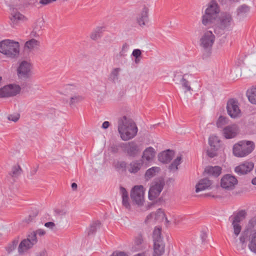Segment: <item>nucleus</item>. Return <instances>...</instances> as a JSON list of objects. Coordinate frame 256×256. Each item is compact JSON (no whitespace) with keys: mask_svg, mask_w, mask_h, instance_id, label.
Wrapping results in <instances>:
<instances>
[{"mask_svg":"<svg viewBox=\"0 0 256 256\" xmlns=\"http://www.w3.org/2000/svg\"><path fill=\"white\" fill-rule=\"evenodd\" d=\"M118 131L123 140H128L136 136L138 128L131 118L124 116L118 120Z\"/></svg>","mask_w":256,"mask_h":256,"instance_id":"obj_1","label":"nucleus"},{"mask_svg":"<svg viewBox=\"0 0 256 256\" xmlns=\"http://www.w3.org/2000/svg\"><path fill=\"white\" fill-rule=\"evenodd\" d=\"M248 241V248L250 252L256 254V229L244 230L239 238V242H234V246L238 251L244 250Z\"/></svg>","mask_w":256,"mask_h":256,"instance_id":"obj_2","label":"nucleus"},{"mask_svg":"<svg viewBox=\"0 0 256 256\" xmlns=\"http://www.w3.org/2000/svg\"><path fill=\"white\" fill-rule=\"evenodd\" d=\"M220 12L218 4L214 0L210 1L202 16V24L206 26L212 25L218 18Z\"/></svg>","mask_w":256,"mask_h":256,"instance_id":"obj_3","label":"nucleus"},{"mask_svg":"<svg viewBox=\"0 0 256 256\" xmlns=\"http://www.w3.org/2000/svg\"><path fill=\"white\" fill-rule=\"evenodd\" d=\"M0 52L8 58H16L20 53V44L13 40H4L0 42Z\"/></svg>","mask_w":256,"mask_h":256,"instance_id":"obj_4","label":"nucleus"},{"mask_svg":"<svg viewBox=\"0 0 256 256\" xmlns=\"http://www.w3.org/2000/svg\"><path fill=\"white\" fill-rule=\"evenodd\" d=\"M254 147L255 145L253 142L241 140L234 145L232 153L236 157H245L254 150Z\"/></svg>","mask_w":256,"mask_h":256,"instance_id":"obj_5","label":"nucleus"},{"mask_svg":"<svg viewBox=\"0 0 256 256\" xmlns=\"http://www.w3.org/2000/svg\"><path fill=\"white\" fill-rule=\"evenodd\" d=\"M78 90V88L76 85L72 84H66L63 88L62 94L64 95H70V98L66 102L71 106L83 100L82 97L76 93Z\"/></svg>","mask_w":256,"mask_h":256,"instance_id":"obj_6","label":"nucleus"},{"mask_svg":"<svg viewBox=\"0 0 256 256\" xmlns=\"http://www.w3.org/2000/svg\"><path fill=\"white\" fill-rule=\"evenodd\" d=\"M164 186V180H156L151 182L148 192V198L152 202H156L160 196Z\"/></svg>","mask_w":256,"mask_h":256,"instance_id":"obj_7","label":"nucleus"},{"mask_svg":"<svg viewBox=\"0 0 256 256\" xmlns=\"http://www.w3.org/2000/svg\"><path fill=\"white\" fill-rule=\"evenodd\" d=\"M16 73L20 78H30L34 74L32 63L27 60L22 61L16 68Z\"/></svg>","mask_w":256,"mask_h":256,"instance_id":"obj_8","label":"nucleus"},{"mask_svg":"<svg viewBox=\"0 0 256 256\" xmlns=\"http://www.w3.org/2000/svg\"><path fill=\"white\" fill-rule=\"evenodd\" d=\"M145 188L142 185L134 186L130 191V198L132 202L138 206H142L145 200Z\"/></svg>","mask_w":256,"mask_h":256,"instance_id":"obj_9","label":"nucleus"},{"mask_svg":"<svg viewBox=\"0 0 256 256\" xmlns=\"http://www.w3.org/2000/svg\"><path fill=\"white\" fill-rule=\"evenodd\" d=\"M215 35L211 30L204 31L201 35L200 39V45L204 49L210 50L215 41Z\"/></svg>","mask_w":256,"mask_h":256,"instance_id":"obj_10","label":"nucleus"},{"mask_svg":"<svg viewBox=\"0 0 256 256\" xmlns=\"http://www.w3.org/2000/svg\"><path fill=\"white\" fill-rule=\"evenodd\" d=\"M238 184V180L236 178L230 174L224 175L220 179V187L227 191L234 190Z\"/></svg>","mask_w":256,"mask_h":256,"instance_id":"obj_11","label":"nucleus"},{"mask_svg":"<svg viewBox=\"0 0 256 256\" xmlns=\"http://www.w3.org/2000/svg\"><path fill=\"white\" fill-rule=\"evenodd\" d=\"M210 148L207 150V154L210 158H214L218 154L221 148L220 140L218 136H211L208 139Z\"/></svg>","mask_w":256,"mask_h":256,"instance_id":"obj_12","label":"nucleus"},{"mask_svg":"<svg viewBox=\"0 0 256 256\" xmlns=\"http://www.w3.org/2000/svg\"><path fill=\"white\" fill-rule=\"evenodd\" d=\"M226 110L229 116L232 118H236L242 116L238 101L234 98L230 99L228 101Z\"/></svg>","mask_w":256,"mask_h":256,"instance_id":"obj_13","label":"nucleus"},{"mask_svg":"<svg viewBox=\"0 0 256 256\" xmlns=\"http://www.w3.org/2000/svg\"><path fill=\"white\" fill-rule=\"evenodd\" d=\"M219 24L220 28L223 30H231L234 24L232 15L227 12L222 13L220 18Z\"/></svg>","mask_w":256,"mask_h":256,"instance_id":"obj_14","label":"nucleus"},{"mask_svg":"<svg viewBox=\"0 0 256 256\" xmlns=\"http://www.w3.org/2000/svg\"><path fill=\"white\" fill-rule=\"evenodd\" d=\"M240 128L237 124H233L225 126L222 131V136L226 139L234 138L239 134Z\"/></svg>","mask_w":256,"mask_h":256,"instance_id":"obj_15","label":"nucleus"},{"mask_svg":"<svg viewBox=\"0 0 256 256\" xmlns=\"http://www.w3.org/2000/svg\"><path fill=\"white\" fill-rule=\"evenodd\" d=\"M213 186L212 181L208 178L200 179L196 184L195 186V192L196 193L199 192L210 190Z\"/></svg>","mask_w":256,"mask_h":256,"instance_id":"obj_16","label":"nucleus"},{"mask_svg":"<svg viewBox=\"0 0 256 256\" xmlns=\"http://www.w3.org/2000/svg\"><path fill=\"white\" fill-rule=\"evenodd\" d=\"M254 164L251 162L246 161L240 164L234 168V172L238 175H244L250 172L254 168Z\"/></svg>","mask_w":256,"mask_h":256,"instance_id":"obj_17","label":"nucleus"},{"mask_svg":"<svg viewBox=\"0 0 256 256\" xmlns=\"http://www.w3.org/2000/svg\"><path fill=\"white\" fill-rule=\"evenodd\" d=\"M124 150L128 156H135L140 152V148L135 142H131L124 144Z\"/></svg>","mask_w":256,"mask_h":256,"instance_id":"obj_18","label":"nucleus"},{"mask_svg":"<svg viewBox=\"0 0 256 256\" xmlns=\"http://www.w3.org/2000/svg\"><path fill=\"white\" fill-rule=\"evenodd\" d=\"M146 244L144 241V238L142 234H138L134 238V244L132 246L133 252L142 250L145 249Z\"/></svg>","mask_w":256,"mask_h":256,"instance_id":"obj_19","label":"nucleus"},{"mask_svg":"<svg viewBox=\"0 0 256 256\" xmlns=\"http://www.w3.org/2000/svg\"><path fill=\"white\" fill-rule=\"evenodd\" d=\"M10 20L13 26H18L20 22L26 20V18L17 10H13L10 16Z\"/></svg>","mask_w":256,"mask_h":256,"instance_id":"obj_20","label":"nucleus"},{"mask_svg":"<svg viewBox=\"0 0 256 256\" xmlns=\"http://www.w3.org/2000/svg\"><path fill=\"white\" fill-rule=\"evenodd\" d=\"M174 152L170 150H167L160 152L158 154V160L162 163L167 164L174 158Z\"/></svg>","mask_w":256,"mask_h":256,"instance_id":"obj_21","label":"nucleus"},{"mask_svg":"<svg viewBox=\"0 0 256 256\" xmlns=\"http://www.w3.org/2000/svg\"><path fill=\"white\" fill-rule=\"evenodd\" d=\"M154 216V219L157 222H161L164 220L165 221L167 224H170L171 221L169 220L166 216L164 210L162 209L159 208L156 212L150 213L148 214V218L150 216Z\"/></svg>","mask_w":256,"mask_h":256,"instance_id":"obj_22","label":"nucleus"},{"mask_svg":"<svg viewBox=\"0 0 256 256\" xmlns=\"http://www.w3.org/2000/svg\"><path fill=\"white\" fill-rule=\"evenodd\" d=\"M8 98L14 97L20 94L22 88L20 86L16 83L10 84L6 85Z\"/></svg>","mask_w":256,"mask_h":256,"instance_id":"obj_23","label":"nucleus"},{"mask_svg":"<svg viewBox=\"0 0 256 256\" xmlns=\"http://www.w3.org/2000/svg\"><path fill=\"white\" fill-rule=\"evenodd\" d=\"M222 168L220 166H208L206 167L204 173L209 176L217 178L222 173Z\"/></svg>","mask_w":256,"mask_h":256,"instance_id":"obj_24","label":"nucleus"},{"mask_svg":"<svg viewBox=\"0 0 256 256\" xmlns=\"http://www.w3.org/2000/svg\"><path fill=\"white\" fill-rule=\"evenodd\" d=\"M156 154V150L152 146H149L144 150L142 158L143 160L147 162H150L152 161L155 158Z\"/></svg>","mask_w":256,"mask_h":256,"instance_id":"obj_25","label":"nucleus"},{"mask_svg":"<svg viewBox=\"0 0 256 256\" xmlns=\"http://www.w3.org/2000/svg\"><path fill=\"white\" fill-rule=\"evenodd\" d=\"M148 9L147 8H144L137 17V22L141 26L146 25L148 22Z\"/></svg>","mask_w":256,"mask_h":256,"instance_id":"obj_26","label":"nucleus"},{"mask_svg":"<svg viewBox=\"0 0 256 256\" xmlns=\"http://www.w3.org/2000/svg\"><path fill=\"white\" fill-rule=\"evenodd\" d=\"M165 246L163 241H158L154 242L153 244V256H161L164 252Z\"/></svg>","mask_w":256,"mask_h":256,"instance_id":"obj_27","label":"nucleus"},{"mask_svg":"<svg viewBox=\"0 0 256 256\" xmlns=\"http://www.w3.org/2000/svg\"><path fill=\"white\" fill-rule=\"evenodd\" d=\"M161 168L158 166H152L147 170L144 174V178L148 180L161 173Z\"/></svg>","mask_w":256,"mask_h":256,"instance_id":"obj_28","label":"nucleus"},{"mask_svg":"<svg viewBox=\"0 0 256 256\" xmlns=\"http://www.w3.org/2000/svg\"><path fill=\"white\" fill-rule=\"evenodd\" d=\"M143 162L142 160H134L127 166V170L131 174L138 172L142 168Z\"/></svg>","mask_w":256,"mask_h":256,"instance_id":"obj_29","label":"nucleus"},{"mask_svg":"<svg viewBox=\"0 0 256 256\" xmlns=\"http://www.w3.org/2000/svg\"><path fill=\"white\" fill-rule=\"evenodd\" d=\"M246 96L251 104H256V86H252L248 89Z\"/></svg>","mask_w":256,"mask_h":256,"instance_id":"obj_30","label":"nucleus"},{"mask_svg":"<svg viewBox=\"0 0 256 256\" xmlns=\"http://www.w3.org/2000/svg\"><path fill=\"white\" fill-rule=\"evenodd\" d=\"M250 12L249 6L246 5L241 6L237 10V16L239 19H243L248 16Z\"/></svg>","mask_w":256,"mask_h":256,"instance_id":"obj_31","label":"nucleus"},{"mask_svg":"<svg viewBox=\"0 0 256 256\" xmlns=\"http://www.w3.org/2000/svg\"><path fill=\"white\" fill-rule=\"evenodd\" d=\"M33 246L30 244L28 240L24 239L19 244L18 247V252L20 254H22L26 252L29 249L32 248Z\"/></svg>","mask_w":256,"mask_h":256,"instance_id":"obj_32","label":"nucleus"},{"mask_svg":"<svg viewBox=\"0 0 256 256\" xmlns=\"http://www.w3.org/2000/svg\"><path fill=\"white\" fill-rule=\"evenodd\" d=\"M120 193L122 196V205L127 209H130V204L129 202V198L128 196V193L126 190L123 188H120Z\"/></svg>","mask_w":256,"mask_h":256,"instance_id":"obj_33","label":"nucleus"},{"mask_svg":"<svg viewBox=\"0 0 256 256\" xmlns=\"http://www.w3.org/2000/svg\"><path fill=\"white\" fill-rule=\"evenodd\" d=\"M39 46L40 42L35 39H31L27 41L24 44L25 48L30 51L38 49Z\"/></svg>","mask_w":256,"mask_h":256,"instance_id":"obj_34","label":"nucleus"},{"mask_svg":"<svg viewBox=\"0 0 256 256\" xmlns=\"http://www.w3.org/2000/svg\"><path fill=\"white\" fill-rule=\"evenodd\" d=\"M246 215L247 214L245 210H240L232 218V221L240 224L246 218Z\"/></svg>","mask_w":256,"mask_h":256,"instance_id":"obj_35","label":"nucleus"},{"mask_svg":"<svg viewBox=\"0 0 256 256\" xmlns=\"http://www.w3.org/2000/svg\"><path fill=\"white\" fill-rule=\"evenodd\" d=\"M188 76V74H184L180 80V84L182 85L185 92H190L192 90L189 82L186 80V77Z\"/></svg>","mask_w":256,"mask_h":256,"instance_id":"obj_36","label":"nucleus"},{"mask_svg":"<svg viewBox=\"0 0 256 256\" xmlns=\"http://www.w3.org/2000/svg\"><path fill=\"white\" fill-rule=\"evenodd\" d=\"M162 229L160 228L156 227L153 232V242L158 241H163L161 236Z\"/></svg>","mask_w":256,"mask_h":256,"instance_id":"obj_37","label":"nucleus"},{"mask_svg":"<svg viewBox=\"0 0 256 256\" xmlns=\"http://www.w3.org/2000/svg\"><path fill=\"white\" fill-rule=\"evenodd\" d=\"M18 242V238H16L8 245L6 247V250L8 254L12 252L16 249Z\"/></svg>","mask_w":256,"mask_h":256,"instance_id":"obj_38","label":"nucleus"},{"mask_svg":"<svg viewBox=\"0 0 256 256\" xmlns=\"http://www.w3.org/2000/svg\"><path fill=\"white\" fill-rule=\"evenodd\" d=\"M22 168L18 165L14 166L10 172V174L13 178H16L20 174Z\"/></svg>","mask_w":256,"mask_h":256,"instance_id":"obj_39","label":"nucleus"},{"mask_svg":"<svg viewBox=\"0 0 256 256\" xmlns=\"http://www.w3.org/2000/svg\"><path fill=\"white\" fill-rule=\"evenodd\" d=\"M182 160L181 156H178L169 166V168L172 171H176L178 168V166L180 164Z\"/></svg>","mask_w":256,"mask_h":256,"instance_id":"obj_40","label":"nucleus"},{"mask_svg":"<svg viewBox=\"0 0 256 256\" xmlns=\"http://www.w3.org/2000/svg\"><path fill=\"white\" fill-rule=\"evenodd\" d=\"M232 226L234 230V233L237 236L240 232L242 226L240 224L236 223L232 221Z\"/></svg>","mask_w":256,"mask_h":256,"instance_id":"obj_41","label":"nucleus"},{"mask_svg":"<svg viewBox=\"0 0 256 256\" xmlns=\"http://www.w3.org/2000/svg\"><path fill=\"white\" fill-rule=\"evenodd\" d=\"M228 122V119L226 116H220L217 122L216 126L218 128H221Z\"/></svg>","mask_w":256,"mask_h":256,"instance_id":"obj_42","label":"nucleus"},{"mask_svg":"<svg viewBox=\"0 0 256 256\" xmlns=\"http://www.w3.org/2000/svg\"><path fill=\"white\" fill-rule=\"evenodd\" d=\"M26 240H28L30 244L34 246L37 242L36 235L34 232H31L28 236V238L25 239Z\"/></svg>","mask_w":256,"mask_h":256,"instance_id":"obj_43","label":"nucleus"},{"mask_svg":"<svg viewBox=\"0 0 256 256\" xmlns=\"http://www.w3.org/2000/svg\"><path fill=\"white\" fill-rule=\"evenodd\" d=\"M132 55L135 58V62L138 63L140 60L142 52L140 49H134L132 52Z\"/></svg>","mask_w":256,"mask_h":256,"instance_id":"obj_44","label":"nucleus"},{"mask_svg":"<svg viewBox=\"0 0 256 256\" xmlns=\"http://www.w3.org/2000/svg\"><path fill=\"white\" fill-rule=\"evenodd\" d=\"M129 48V44L127 43L122 44L121 50L120 52V55L122 56H124L126 55V53Z\"/></svg>","mask_w":256,"mask_h":256,"instance_id":"obj_45","label":"nucleus"},{"mask_svg":"<svg viewBox=\"0 0 256 256\" xmlns=\"http://www.w3.org/2000/svg\"><path fill=\"white\" fill-rule=\"evenodd\" d=\"M100 36V29L97 28L94 30L90 34V38L93 40H96Z\"/></svg>","mask_w":256,"mask_h":256,"instance_id":"obj_46","label":"nucleus"},{"mask_svg":"<svg viewBox=\"0 0 256 256\" xmlns=\"http://www.w3.org/2000/svg\"><path fill=\"white\" fill-rule=\"evenodd\" d=\"M121 69L120 68H114L110 73L111 77L113 79H118V76L119 75Z\"/></svg>","mask_w":256,"mask_h":256,"instance_id":"obj_47","label":"nucleus"},{"mask_svg":"<svg viewBox=\"0 0 256 256\" xmlns=\"http://www.w3.org/2000/svg\"><path fill=\"white\" fill-rule=\"evenodd\" d=\"M182 218L178 216H174L171 220H168L171 221L170 224L173 223L175 225L178 224L182 220Z\"/></svg>","mask_w":256,"mask_h":256,"instance_id":"obj_48","label":"nucleus"},{"mask_svg":"<svg viewBox=\"0 0 256 256\" xmlns=\"http://www.w3.org/2000/svg\"><path fill=\"white\" fill-rule=\"evenodd\" d=\"M8 98V92L6 86L0 88V98Z\"/></svg>","mask_w":256,"mask_h":256,"instance_id":"obj_49","label":"nucleus"},{"mask_svg":"<svg viewBox=\"0 0 256 256\" xmlns=\"http://www.w3.org/2000/svg\"><path fill=\"white\" fill-rule=\"evenodd\" d=\"M116 168L119 170H122V171L126 170H127V166H126V163L124 162H118L117 164V166H116Z\"/></svg>","mask_w":256,"mask_h":256,"instance_id":"obj_50","label":"nucleus"},{"mask_svg":"<svg viewBox=\"0 0 256 256\" xmlns=\"http://www.w3.org/2000/svg\"><path fill=\"white\" fill-rule=\"evenodd\" d=\"M20 118V115L18 114H10L8 116V119L14 122H17Z\"/></svg>","mask_w":256,"mask_h":256,"instance_id":"obj_51","label":"nucleus"},{"mask_svg":"<svg viewBox=\"0 0 256 256\" xmlns=\"http://www.w3.org/2000/svg\"><path fill=\"white\" fill-rule=\"evenodd\" d=\"M44 226L46 228H47L51 230H52L56 228V224L53 222H46L44 224Z\"/></svg>","mask_w":256,"mask_h":256,"instance_id":"obj_52","label":"nucleus"},{"mask_svg":"<svg viewBox=\"0 0 256 256\" xmlns=\"http://www.w3.org/2000/svg\"><path fill=\"white\" fill-rule=\"evenodd\" d=\"M36 235L38 236H42L46 234V231L44 229H38L36 231L34 232Z\"/></svg>","mask_w":256,"mask_h":256,"instance_id":"obj_53","label":"nucleus"},{"mask_svg":"<svg viewBox=\"0 0 256 256\" xmlns=\"http://www.w3.org/2000/svg\"><path fill=\"white\" fill-rule=\"evenodd\" d=\"M248 226L250 227L256 226V216H254L249 220Z\"/></svg>","mask_w":256,"mask_h":256,"instance_id":"obj_54","label":"nucleus"},{"mask_svg":"<svg viewBox=\"0 0 256 256\" xmlns=\"http://www.w3.org/2000/svg\"><path fill=\"white\" fill-rule=\"evenodd\" d=\"M110 256H128L126 254L123 252H115Z\"/></svg>","mask_w":256,"mask_h":256,"instance_id":"obj_55","label":"nucleus"},{"mask_svg":"<svg viewBox=\"0 0 256 256\" xmlns=\"http://www.w3.org/2000/svg\"><path fill=\"white\" fill-rule=\"evenodd\" d=\"M154 216H150L148 218V215L146 216V222L148 223H154L155 222H157L156 220H155L154 218Z\"/></svg>","mask_w":256,"mask_h":256,"instance_id":"obj_56","label":"nucleus"},{"mask_svg":"<svg viewBox=\"0 0 256 256\" xmlns=\"http://www.w3.org/2000/svg\"><path fill=\"white\" fill-rule=\"evenodd\" d=\"M110 126V122L108 121H105L103 122L102 124V128L104 129H106L108 128Z\"/></svg>","mask_w":256,"mask_h":256,"instance_id":"obj_57","label":"nucleus"},{"mask_svg":"<svg viewBox=\"0 0 256 256\" xmlns=\"http://www.w3.org/2000/svg\"><path fill=\"white\" fill-rule=\"evenodd\" d=\"M133 256H147V254L146 252H144L140 253H138L137 254H134Z\"/></svg>","mask_w":256,"mask_h":256,"instance_id":"obj_58","label":"nucleus"},{"mask_svg":"<svg viewBox=\"0 0 256 256\" xmlns=\"http://www.w3.org/2000/svg\"><path fill=\"white\" fill-rule=\"evenodd\" d=\"M72 188L73 189H76L77 188V184L76 183H72Z\"/></svg>","mask_w":256,"mask_h":256,"instance_id":"obj_59","label":"nucleus"},{"mask_svg":"<svg viewBox=\"0 0 256 256\" xmlns=\"http://www.w3.org/2000/svg\"><path fill=\"white\" fill-rule=\"evenodd\" d=\"M252 183L254 185H256V177L252 180Z\"/></svg>","mask_w":256,"mask_h":256,"instance_id":"obj_60","label":"nucleus"},{"mask_svg":"<svg viewBox=\"0 0 256 256\" xmlns=\"http://www.w3.org/2000/svg\"><path fill=\"white\" fill-rule=\"evenodd\" d=\"M38 256H46V254L44 252H42Z\"/></svg>","mask_w":256,"mask_h":256,"instance_id":"obj_61","label":"nucleus"},{"mask_svg":"<svg viewBox=\"0 0 256 256\" xmlns=\"http://www.w3.org/2000/svg\"><path fill=\"white\" fill-rule=\"evenodd\" d=\"M90 228L92 229V231L95 230V228H94V226H91Z\"/></svg>","mask_w":256,"mask_h":256,"instance_id":"obj_62","label":"nucleus"}]
</instances>
